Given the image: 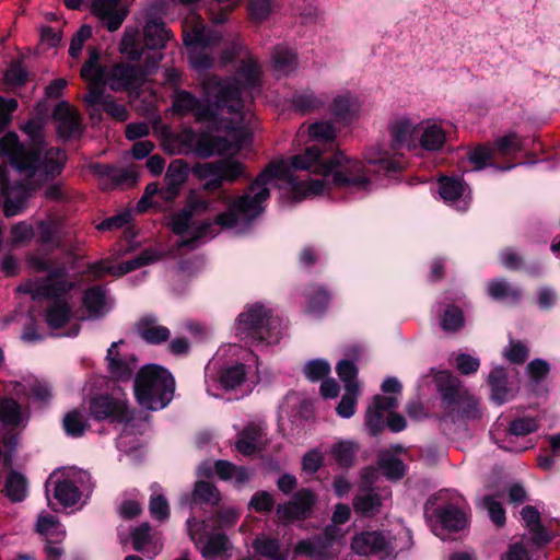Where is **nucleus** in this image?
<instances>
[{"label": "nucleus", "instance_id": "obj_17", "mask_svg": "<svg viewBox=\"0 0 560 560\" xmlns=\"http://www.w3.org/2000/svg\"><path fill=\"white\" fill-rule=\"evenodd\" d=\"M317 501L316 494L310 489L296 491L290 501L279 504L277 516L281 523H291L294 521L307 518Z\"/></svg>", "mask_w": 560, "mask_h": 560}, {"label": "nucleus", "instance_id": "obj_19", "mask_svg": "<svg viewBox=\"0 0 560 560\" xmlns=\"http://www.w3.org/2000/svg\"><path fill=\"white\" fill-rule=\"evenodd\" d=\"M464 299L459 291L445 290L442 294L443 312L439 317V323L446 334H456L465 327V315L456 303Z\"/></svg>", "mask_w": 560, "mask_h": 560}, {"label": "nucleus", "instance_id": "obj_33", "mask_svg": "<svg viewBox=\"0 0 560 560\" xmlns=\"http://www.w3.org/2000/svg\"><path fill=\"white\" fill-rule=\"evenodd\" d=\"M261 436L262 430L260 425L256 423H248L238 433V439L235 442L236 451L245 456L253 455L258 448Z\"/></svg>", "mask_w": 560, "mask_h": 560}, {"label": "nucleus", "instance_id": "obj_26", "mask_svg": "<svg viewBox=\"0 0 560 560\" xmlns=\"http://www.w3.org/2000/svg\"><path fill=\"white\" fill-rule=\"evenodd\" d=\"M398 406L397 398L394 396L376 395L365 412V424L372 435L380 434L384 427V416L392 412Z\"/></svg>", "mask_w": 560, "mask_h": 560}, {"label": "nucleus", "instance_id": "obj_64", "mask_svg": "<svg viewBox=\"0 0 560 560\" xmlns=\"http://www.w3.org/2000/svg\"><path fill=\"white\" fill-rule=\"evenodd\" d=\"M550 370L549 362L539 358L532 360L526 366L528 377L536 384L542 382L549 375Z\"/></svg>", "mask_w": 560, "mask_h": 560}, {"label": "nucleus", "instance_id": "obj_34", "mask_svg": "<svg viewBox=\"0 0 560 560\" xmlns=\"http://www.w3.org/2000/svg\"><path fill=\"white\" fill-rule=\"evenodd\" d=\"M28 493V480L20 471L11 470L4 480V494L13 503L22 502Z\"/></svg>", "mask_w": 560, "mask_h": 560}, {"label": "nucleus", "instance_id": "obj_28", "mask_svg": "<svg viewBox=\"0 0 560 560\" xmlns=\"http://www.w3.org/2000/svg\"><path fill=\"white\" fill-rule=\"evenodd\" d=\"M34 236L38 244L49 246L52 249L60 248L65 244L62 225L54 219L38 221Z\"/></svg>", "mask_w": 560, "mask_h": 560}, {"label": "nucleus", "instance_id": "obj_48", "mask_svg": "<svg viewBox=\"0 0 560 560\" xmlns=\"http://www.w3.org/2000/svg\"><path fill=\"white\" fill-rule=\"evenodd\" d=\"M105 304L106 295L102 287H92L85 290L83 294V305L91 316H101Z\"/></svg>", "mask_w": 560, "mask_h": 560}, {"label": "nucleus", "instance_id": "obj_45", "mask_svg": "<svg viewBox=\"0 0 560 560\" xmlns=\"http://www.w3.org/2000/svg\"><path fill=\"white\" fill-rule=\"evenodd\" d=\"M292 107L301 113L308 114L324 106L325 101L310 90L300 91L293 94L291 100Z\"/></svg>", "mask_w": 560, "mask_h": 560}, {"label": "nucleus", "instance_id": "obj_5", "mask_svg": "<svg viewBox=\"0 0 560 560\" xmlns=\"http://www.w3.org/2000/svg\"><path fill=\"white\" fill-rule=\"evenodd\" d=\"M434 383L441 397L442 413L439 417L441 429L446 433L455 432V427L465 425L468 420L481 417L479 400L464 388L460 380L448 371H439Z\"/></svg>", "mask_w": 560, "mask_h": 560}, {"label": "nucleus", "instance_id": "obj_21", "mask_svg": "<svg viewBox=\"0 0 560 560\" xmlns=\"http://www.w3.org/2000/svg\"><path fill=\"white\" fill-rule=\"evenodd\" d=\"M37 185L27 182H19L11 184L8 182L3 185L1 196L3 198V213L7 218L14 217L23 211L26 207L27 200L36 190Z\"/></svg>", "mask_w": 560, "mask_h": 560}, {"label": "nucleus", "instance_id": "obj_51", "mask_svg": "<svg viewBox=\"0 0 560 560\" xmlns=\"http://www.w3.org/2000/svg\"><path fill=\"white\" fill-rule=\"evenodd\" d=\"M155 260H156L155 253L150 249H145L142 253H140L137 257H135L130 260H126V261L121 262L120 265L116 266L115 270H112L113 276H124L130 271H133L143 266H147Z\"/></svg>", "mask_w": 560, "mask_h": 560}, {"label": "nucleus", "instance_id": "obj_15", "mask_svg": "<svg viewBox=\"0 0 560 560\" xmlns=\"http://www.w3.org/2000/svg\"><path fill=\"white\" fill-rule=\"evenodd\" d=\"M148 73V69L139 65L118 62L107 72L106 83L114 92L132 91L144 84Z\"/></svg>", "mask_w": 560, "mask_h": 560}, {"label": "nucleus", "instance_id": "obj_7", "mask_svg": "<svg viewBox=\"0 0 560 560\" xmlns=\"http://www.w3.org/2000/svg\"><path fill=\"white\" fill-rule=\"evenodd\" d=\"M133 390L140 406L149 410H160L173 399L175 381L166 369L148 364L137 372Z\"/></svg>", "mask_w": 560, "mask_h": 560}, {"label": "nucleus", "instance_id": "obj_49", "mask_svg": "<svg viewBox=\"0 0 560 560\" xmlns=\"http://www.w3.org/2000/svg\"><path fill=\"white\" fill-rule=\"evenodd\" d=\"M294 552L323 560L327 555V544L319 537L304 539L296 544Z\"/></svg>", "mask_w": 560, "mask_h": 560}, {"label": "nucleus", "instance_id": "obj_13", "mask_svg": "<svg viewBox=\"0 0 560 560\" xmlns=\"http://www.w3.org/2000/svg\"><path fill=\"white\" fill-rule=\"evenodd\" d=\"M221 35L197 22L192 32L184 33V44L189 49V59L196 70H207L213 63L211 49L221 42Z\"/></svg>", "mask_w": 560, "mask_h": 560}, {"label": "nucleus", "instance_id": "obj_41", "mask_svg": "<svg viewBox=\"0 0 560 560\" xmlns=\"http://www.w3.org/2000/svg\"><path fill=\"white\" fill-rule=\"evenodd\" d=\"M435 515L441 525L451 532L463 529L467 523L465 513L454 505L438 509Z\"/></svg>", "mask_w": 560, "mask_h": 560}, {"label": "nucleus", "instance_id": "obj_58", "mask_svg": "<svg viewBox=\"0 0 560 560\" xmlns=\"http://www.w3.org/2000/svg\"><path fill=\"white\" fill-rule=\"evenodd\" d=\"M306 299L311 312H322L328 306L331 295L325 287L314 285L306 294Z\"/></svg>", "mask_w": 560, "mask_h": 560}, {"label": "nucleus", "instance_id": "obj_11", "mask_svg": "<svg viewBox=\"0 0 560 560\" xmlns=\"http://www.w3.org/2000/svg\"><path fill=\"white\" fill-rule=\"evenodd\" d=\"M318 172L325 178L331 177L332 184L338 187L366 189L371 183L362 162L349 159L341 152L334 154Z\"/></svg>", "mask_w": 560, "mask_h": 560}, {"label": "nucleus", "instance_id": "obj_32", "mask_svg": "<svg viewBox=\"0 0 560 560\" xmlns=\"http://www.w3.org/2000/svg\"><path fill=\"white\" fill-rule=\"evenodd\" d=\"M26 417L22 410V406L13 398L0 399V422L7 428H25Z\"/></svg>", "mask_w": 560, "mask_h": 560}, {"label": "nucleus", "instance_id": "obj_62", "mask_svg": "<svg viewBox=\"0 0 560 560\" xmlns=\"http://www.w3.org/2000/svg\"><path fill=\"white\" fill-rule=\"evenodd\" d=\"M378 467L384 476L392 480H399L405 475V465L402 460L395 456H384L378 462Z\"/></svg>", "mask_w": 560, "mask_h": 560}, {"label": "nucleus", "instance_id": "obj_60", "mask_svg": "<svg viewBox=\"0 0 560 560\" xmlns=\"http://www.w3.org/2000/svg\"><path fill=\"white\" fill-rule=\"evenodd\" d=\"M439 192L445 201H456L464 192V185L459 179L442 177L440 178Z\"/></svg>", "mask_w": 560, "mask_h": 560}, {"label": "nucleus", "instance_id": "obj_20", "mask_svg": "<svg viewBox=\"0 0 560 560\" xmlns=\"http://www.w3.org/2000/svg\"><path fill=\"white\" fill-rule=\"evenodd\" d=\"M389 495L390 492L386 489L371 488L362 483L352 500L353 511L362 517H374L382 511L384 501Z\"/></svg>", "mask_w": 560, "mask_h": 560}, {"label": "nucleus", "instance_id": "obj_29", "mask_svg": "<svg viewBox=\"0 0 560 560\" xmlns=\"http://www.w3.org/2000/svg\"><path fill=\"white\" fill-rule=\"evenodd\" d=\"M101 51L97 47H89L88 59L81 68V77L91 86H104L106 83V68L100 65Z\"/></svg>", "mask_w": 560, "mask_h": 560}, {"label": "nucleus", "instance_id": "obj_31", "mask_svg": "<svg viewBox=\"0 0 560 560\" xmlns=\"http://www.w3.org/2000/svg\"><path fill=\"white\" fill-rule=\"evenodd\" d=\"M144 45L148 49H163L171 39V31L161 20H149L143 27Z\"/></svg>", "mask_w": 560, "mask_h": 560}, {"label": "nucleus", "instance_id": "obj_50", "mask_svg": "<svg viewBox=\"0 0 560 560\" xmlns=\"http://www.w3.org/2000/svg\"><path fill=\"white\" fill-rule=\"evenodd\" d=\"M445 139V132L442 127L433 124L427 126L423 130L420 144L427 151H438L444 145Z\"/></svg>", "mask_w": 560, "mask_h": 560}, {"label": "nucleus", "instance_id": "obj_53", "mask_svg": "<svg viewBox=\"0 0 560 560\" xmlns=\"http://www.w3.org/2000/svg\"><path fill=\"white\" fill-rule=\"evenodd\" d=\"M119 51L130 61H139L143 49L138 46L137 31L126 30L119 44Z\"/></svg>", "mask_w": 560, "mask_h": 560}, {"label": "nucleus", "instance_id": "obj_39", "mask_svg": "<svg viewBox=\"0 0 560 560\" xmlns=\"http://www.w3.org/2000/svg\"><path fill=\"white\" fill-rule=\"evenodd\" d=\"M62 427L69 436L80 438L90 429L89 417L83 409L74 408L63 416Z\"/></svg>", "mask_w": 560, "mask_h": 560}, {"label": "nucleus", "instance_id": "obj_56", "mask_svg": "<svg viewBox=\"0 0 560 560\" xmlns=\"http://www.w3.org/2000/svg\"><path fill=\"white\" fill-rule=\"evenodd\" d=\"M466 158L471 171L485 170L490 165V147L487 143L479 144L468 150Z\"/></svg>", "mask_w": 560, "mask_h": 560}, {"label": "nucleus", "instance_id": "obj_37", "mask_svg": "<svg viewBox=\"0 0 560 560\" xmlns=\"http://www.w3.org/2000/svg\"><path fill=\"white\" fill-rule=\"evenodd\" d=\"M256 555L267 560H287L288 555L281 549L280 541L265 535L257 536L252 544Z\"/></svg>", "mask_w": 560, "mask_h": 560}, {"label": "nucleus", "instance_id": "obj_59", "mask_svg": "<svg viewBox=\"0 0 560 560\" xmlns=\"http://www.w3.org/2000/svg\"><path fill=\"white\" fill-rule=\"evenodd\" d=\"M335 460L342 467H351L355 457V445L351 442H338L331 448Z\"/></svg>", "mask_w": 560, "mask_h": 560}, {"label": "nucleus", "instance_id": "obj_8", "mask_svg": "<svg viewBox=\"0 0 560 560\" xmlns=\"http://www.w3.org/2000/svg\"><path fill=\"white\" fill-rule=\"evenodd\" d=\"M236 334L252 343H277L281 338V322L261 304L248 306L237 317Z\"/></svg>", "mask_w": 560, "mask_h": 560}, {"label": "nucleus", "instance_id": "obj_16", "mask_svg": "<svg viewBox=\"0 0 560 560\" xmlns=\"http://www.w3.org/2000/svg\"><path fill=\"white\" fill-rule=\"evenodd\" d=\"M351 549L360 556L375 555L386 558L395 551L394 538L389 532H362L352 538Z\"/></svg>", "mask_w": 560, "mask_h": 560}, {"label": "nucleus", "instance_id": "obj_55", "mask_svg": "<svg viewBox=\"0 0 560 560\" xmlns=\"http://www.w3.org/2000/svg\"><path fill=\"white\" fill-rule=\"evenodd\" d=\"M188 175V165L184 160H174L170 163L166 174V184L180 189Z\"/></svg>", "mask_w": 560, "mask_h": 560}, {"label": "nucleus", "instance_id": "obj_47", "mask_svg": "<svg viewBox=\"0 0 560 560\" xmlns=\"http://www.w3.org/2000/svg\"><path fill=\"white\" fill-rule=\"evenodd\" d=\"M514 397L502 369L492 370V401L502 405Z\"/></svg>", "mask_w": 560, "mask_h": 560}, {"label": "nucleus", "instance_id": "obj_30", "mask_svg": "<svg viewBox=\"0 0 560 560\" xmlns=\"http://www.w3.org/2000/svg\"><path fill=\"white\" fill-rule=\"evenodd\" d=\"M361 104L351 93L345 92L334 97L331 113L340 121L350 122L358 117Z\"/></svg>", "mask_w": 560, "mask_h": 560}, {"label": "nucleus", "instance_id": "obj_38", "mask_svg": "<svg viewBox=\"0 0 560 560\" xmlns=\"http://www.w3.org/2000/svg\"><path fill=\"white\" fill-rule=\"evenodd\" d=\"M522 299V290L505 279L492 280V300L505 305L518 304Z\"/></svg>", "mask_w": 560, "mask_h": 560}, {"label": "nucleus", "instance_id": "obj_14", "mask_svg": "<svg viewBox=\"0 0 560 560\" xmlns=\"http://www.w3.org/2000/svg\"><path fill=\"white\" fill-rule=\"evenodd\" d=\"M89 416L95 421H109L110 423H130L135 412L129 407L125 394H100L89 400Z\"/></svg>", "mask_w": 560, "mask_h": 560}, {"label": "nucleus", "instance_id": "obj_57", "mask_svg": "<svg viewBox=\"0 0 560 560\" xmlns=\"http://www.w3.org/2000/svg\"><path fill=\"white\" fill-rule=\"evenodd\" d=\"M539 429L538 421L535 417H520L513 419L508 428V432L515 436H526Z\"/></svg>", "mask_w": 560, "mask_h": 560}, {"label": "nucleus", "instance_id": "obj_61", "mask_svg": "<svg viewBox=\"0 0 560 560\" xmlns=\"http://www.w3.org/2000/svg\"><path fill=\"white\" fill-rule=\"evenodd\" d=\"M503 355L510 363L522 365L529 357V349L521 340L511 339Z\"/></svg>", "mask_w": 560, "mask_h": 560}, {"label": "nucleus", "instance_id": "obj_46", "mask_svg": "<svg viewBox=\"0 0 560 560\" xmlns=\"http://www.w3.org/2000/svg\"><path fill=\"white\" fill-rule=\"evenodd\" d=\"M273 69L280 75H287L292 72L296 65V54L287 47L278 46L272 52Z\"/></svg>", "mask_w": 560, "mask_h": 560}, {"label": "nucleus", "instance_id": "obj_36", "mask_svg": "<svg viewBox=\"0 0 560 560\" xmlns=\"http://www.w3.org/2000/svg\"><path fill=\"white\" fill-rule=\"evenodd\" d=\"M389 131L393 140V148H410L413 141L416 126L408 118L400 117L389 125Z\"/></svg>", "mask_w": 560, "mask_h": 560}, {"label": "nucleus", "instance_id": "obj_9", "mask_svg": "<svg viewBox=\"0 0 560 560\" xmlns=\"http://www.w3.org/2000/svg\"><path fill=\"white\" fill-rule=\"evenodd\" d=\"M222 120H218L230 130L229 137H213L203 135L196 139L192 145V152L202 159H209L214 155H224L228 153H236L250 142V133L243 128L244 122H233V115L229 117L220 116Z\"/></svg>", "mask_w": 560, "mask_h": 560}, {"label": "nucleus", "instance_id": "obj_10", "mask_svg": "<svg viewBox=\"0 0 560 560\" xmlns=\"http://www.w3.org/2000/svg\"><path fill=\"white\" fill-rule=\"evenodd\" d=\"M191 172L202 183L201 188L207 192L219 191L224 184H233L246 177L245 165L231 158L197 163Z\"/></svg>", "mask_w": 560, "mask_h": 560}, {"label": "nucleus", "instance_id": "obj_3", "mask_svg": "<svg viewBox=\"0 0 560 560\" xmlns=\"http://www.w3.org/2000/svg\"><path fill=\"white\" fill-rule=\"evenodd\" d=\"M26 265L32 272H47V275L23 281L16 287V292L30 295L33 301H51L44 311L45 323L54 330L66 327L73 312L65 296L75 288V283L69 279L67 268L65 266L51 268L50 260L38 254H28Z\"/></svg>", "mask_w": 560, "mask_h": 560}, {"label": "nucleus", "instance_id": "obj_42", "mask_svg": "<svg viewBox=\"0 0 560 560\" xmlns=\"http://www.w3.org/2000/svg\"><path fill=\"white\" fill-rule=\"evenodd\" d=\"M246 366L243 363L224 366L221 369L219 383L225 390H234L246 381Z\"/></svg>", "mask_w": 560, "mask_h": 560}, {"label": "nucleus", "instance_id": "obj_18", "mask_svg": "<svg viewBox=\"0 0 560 560\" xmlns=\"http://www.w3.org/2000/svg\"><path fill=\"white\" fill-rule=\"evenodd\" d=\"M522 151V141L514 132L492 141V170L506 172L514 168L516 155Z\"/></svg>", "mask_w": 560, "mask_h": 560}, {"label": "nucleus", "instance_id": "obj_52", "mask_svg": "<svg viewBox=\"0 0 560 560\" xmlns=\"http://www.w3.org/2000/svg\"><path fill=\"white\" fill-rule=\"evenodd\" d=\"M360 393V386H347L341 400L336 407L338 416L348 419L354 415Z\"/></svg>", "mask_w": 560, "mask_h": 560}, {"label": "nucleus", "instance_id": "obj_35", "mask_svg": "<svg viewBox=\"0 0 560 560\" xmlns=\"http://www.w3.org/2000/svg\"><path fill=\"white\" fill-rule=\"evenodd\" d=\"M35 530L44 537L45 541L55 538L65 540L66 538V529L60 521L55 515L48 513H40L37 516Z\"/></svg>", "mask_w": 560, "mask_h": 560}, {"label": "nucleus", "instance_id": "obj_40", "mask_svg": "<svg viewBox=\"0 0 560 560\" xmlns=\"http://www.w3.org/2000/svg\"><path fill=\"white\" fill-rule=\"evenodd\" d=\"M220 501L221 493L215 485L203 480L195 482L191 493V503L215 506Z\"/></svg>", "mask_w": 560, "mask_h": 560}, {"label": "nucleus", "instance_id": "obj_4", "mask_svg": "<svg viewBox=\"0 0 560 560\" xmlns=\"http://www.w3.org/2000/svg\"><path fill=\"white\" fill-rule=\"evenodd\" d=\"M42 148L28 149L15 132H7L0 140V158H7L10 165L27 179L37 173L44 179L58 176L66 164L67 154L59 148H49L42 158Z\"/></svg>", "mask_w": 560, "mask_h": 560}, {"label": "nucleus", "instance_id": "obj_27", "mask_svg": "<svg viewBox=\"0 0 560 560\" xmlns=\"http://www.w3.org/2000/svg\"><path fill=\"white\" fill-rule=\"evenodd\" d=\"M137 335L149 345H161L171 337L167 327L161 325L154 315H143L135 324Z\"/></svg>", "mask_w": 560, "mask_h": 560}, {"label": "nucleus", "instance_id": "obj_12", "mask_svg": "<svg viewBox=\"0 0 560 560\" xmlns=\"http://www.w3.org/2000/svg\"><path fill=\"white\" fill-rule=\"evenodd\" d=\"M48 485L54 486L52 495L63 508L74 506L85 492L92 491L90 475L81 470L55 471L47 480Z\"/></svg>", "mask_w": 560, "mask_h": 560}, {"label": "nucleus", "instance_id": "obj_24", "mask_svg": "<svg viewBox=\"0 0 560 560\" xmlns=\"http://www.w3.org/2000/svg\"><path fill=\"white\" fill-rule=\"evenodd\" d=\"M52 117L57 121V135L63 140L79 138L83 128L81 126L80 116L68 102H59L54 112Z\"/></svg>", "mask_w": 560, "mask_h": 560}, {"label": "nucleus", "instance_id": "obj_43", "mask_svg": "<svg viewBox=\"0 0 560 560\" xmlns=\"http://www.w3.org/2000/svg\"><path fill=\"white\" fill-rule=\"evenodd\" d=\"M132 548L138 552H144L150 546L156 547L155 535L149 522H143L130 532Z\"/></svg>", "mask_w": 560, "mask_h": 560}, {"label": "nucleus", "instance_id": "obj_2", "mask_svg": "<svg viewBox=\"0 0 560 560\" xmlns=\"http://www.w3.org/2000/svg\"><path fill=\"white\" fill-rule=\"evenodd\" d=\"M278 171V166L269 167L255 178L243 195L234 199L224 194L221 200L228 205V208L225 211L217 214L213 220L206 219L192 223V218L184 208L172 212L166 219V226L173 234L183 236L191 228L190 236L178 240L174 245V249L177 252L184 248L195 250L203 241L218 235L219 231L215 226L233 229L240 224H249L258 218L265 210L264 202L270 197V190L265 186L266 178L270 175H277Z\"/></svg>", "mask_w": 560, "mask_h": 560}, {"label": "nucleus", "instance_id": "obj_23", "mask_svg": "<svg viewBox=\"0 0 560 560\" xmlns=\"http://www.w3.org/2000/svg\"><path fill=\"white\" fill-rule=\"evenodd\" d=\"M83 102L97 110V116H101L100 109L95 108L102 105V108L114 119L118 121H126L129 118V112L124 104H118L115 97L105 93L104 86H91L90 92L83 96Z\"/></svg>", "mask_w": 560, "mask_h": 560}, {"label": "nucleus", "instance_id": "obj_54", "mask_svg": "<svg viewBox=\"0 0 560 560\" xmlns=\"http://www.w3.org/2000/svg\"><path fill=\"white\" fill-rule=\"evenodd\" d=\"M45 121L40 117L32 118L21 126V130L27 135L32 144L28 149H39L44 144Z\"/></svg>", "mask_w": 560, "mask_h": 560}, {"label": "nucleus", "instance_id": "obj_63", "mask_svg": "<svg viewBox=\"0 0 560 560\" xmlns=\"http://www.w3.org/2000/svg\"><path fill=\"white\" fill-rule=\"evenodd\" d=\"M337 374L343 383L345 389L347 386H360L358 382V368L353 361L341 360L336 366Z\"/></svg>", "mask_w": 560, "mask_h": 560}, {"label": "nucleus", "instance_id": "obj_22", "mask_svg": "<svg viewBox=\"0 0 560 560\" xmlns=\"http://www.w3.org/2000/svg\"><path fill=\"white\" fill-rule=\"evenodd\" d=\"M125 341L121 339L110 345L106 354L107 370L113 378L127 382L137 369L138 359L132 353H122L118 350V346Z\"/></svg>", "mask_w": 560, "mask_h": 560}, {"label": "nucleus", "instance_id": "obj_6", "mask_svg": "<svg viewBox=\"0 0 560 560\" xmlns=\"http://www.w3.org/2000/svg\"><path fill=\"white\" fill-rule=\"evenodd\" d=\"M322 155V149L317 145H312L306 148L303 154H298L291 158L290 166L284 162L280 163H271L269 164L258 176H260L264 172H266L271 166H278L279 171L277 175H270L266 178L265 186L273 179L278 178L287 182L294 196L301 200L302 198H306L310 196H317L324 192L325 183L323 179H310V180H296L292 171H308L312 170L314 173L320 174L318 172L320 166L324 163H319V159ZM268 190L269 188L266 187Z\"/></svg>", "mask_w": 560, "mask_h": 560}, {"label": "nucleus", "instance_id": "obj_44", "mask_svg": "<svg viewBox=\"0 0 560 560\" xmlns=\"http://www.w3.org/2000/svg\"><path fill=\"white\" fill-rule=\"evenodd\" d=\"M205 558H215L223 555L230 548L229 537L223 533H214L198 547Z\"/></svg>", "mask_w": 560, "mask_h": 560}, {"label": "nucleus", "instance_id": "obj_25", "mask_svg": "<svg viewBox=\"0 0 560 560\" xmlns=\"http://www.w3.org/2000/svg\"><path fill=\"white\" fill-rule=\"evenodd\" d=\"M91 13L109 31H117L125 21L128 11L120 0H93Z\"/></svg>", "mask_w": 560, "mask_h": 560}, {"label": "nucleus", "instance_id": "obj_1", "mask_svg": "<svg viewBox=\"0 0 560 560\" xmlns=\"http://www.w3.org/2000/svg\"><path fill=\"white\" fill-rule=\"evenodd\" d=\"M260 67L249 59L242 62L233 78L222 79L210 75L202 81L206 100L196 97L185 90H176L172 97L174 113L192 115L198 122L222 120L221 115H233V122L240 124L250 119L252 113L242 98V89H254L260 83Z\"/></svg>", "mask_w": 560, "mask_h": 560}]
</instances>
